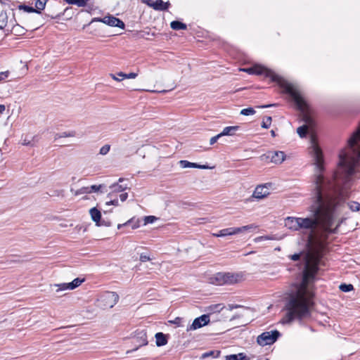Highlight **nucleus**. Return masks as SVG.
<instances>
[{"label":"nucleus","instance_id":"1","mask_svg":"<svg viewBox=\"0 0 360 360\" xmlns=\"http://www.w3.org/2000/svg\"><path fill=\"white\" fill-rule=\"evenodd\" d=\"M322 186L321 177L314 176V200L310 207L311 215L299 217L300 231L303 233L307 248L305 268L302 283L296 287L295 292L290 295L285 307L287 313L282 319L283 323H289L295 319L302 320L311 316L314 305V292L311 282L318 271V266L321 263V259L326 250V243L317 236V228L321 226L328 233H335L334 219L344 208L339 203L332 209L333 202L323 197Z\"/></svg>","mask_w":360,"mask_h":360},{"label":"nucleus","instance_id":"2","mask_svg":"<svg viewBox=\"0 0 360 360\" xmlns=\"http://www.w3.org/2000/svg\"><path fill=\"white\" fill-rule=\"evenodd\" d=\"M311 154L314 165V176H319L323 181V197L332 201L331 208L335 205L342 204L343 209L341 213L334 219L335 231L346 219L347 209L352 212L360 210V204L357 202H349L345 204V199L349 197L350 186L359 172L360 169V124L347 141V146L340 153V161L337 171L333 174V181L326 179L321 172L324 170V160L322 151L311 136Z\"/></svg>","mask_w":360,"mask_h":360},{"label":"nucleus","instance_id":"3","mask_svg":"<svg viewBox=\"0 0 360 360\" xmlns=\"http://www.w3.org/2000/svg\"><path fill=\"white\" fill-rule=\"evenodd\" d=\"M241 70L248 72L249 74L264 75L266 77H270L273 82H277L285 91L290 94L295 103H297L300 107L303 105V98L300 95L297 86L280 77L271 70L267 69L264 66L255 65L252 68L242 69Z\"/></svg>","mask_w":360,"mask_h":360},{"label":"nucleus","instance_id":"4","mask_svg":"<svg viewBox=\"0 0 360 360\" xmlns=\"http://www.w3.org/2000/svg\"><path fill=\"white\" fill-rule=\"evenodd\" d=\"M242 280L243 276L241 274L230 272H219L210 278L211 283L217 285H232Z\"/></svg>","mask_w":360,"mask_h":360},{"label":"nucleus","instance_id":"5","mask_svg":"<svg viewBox=\"0 0 360 360\" xmlns=\"http://www.w3.org/2000/svg\"><path fill=\"white\" fill-rule=\"evenodd\" d=\"M303 101V105L300 107L296 103L297 107L302 111V120L304 122V124L297 129V132L301 138L304 137L308 131L311 129L314 124L313 119L307 113V112L305 111L307 104L304 100Z\"/></svg>","mask_w":360,"mask_h":360},{"label":"nucleus","instance_id":"6","mask_svg":"<svg viewBox=\"0 0 360 360\" xmlns=\"http://www.w3.org/2000/svg\"><path fill=\"white\" fill-rule=\"evenodd\" d=\"M280 335V333L275 330L270 332H264L257 337V342L261 346H265L274 343Z\"/></svg>","mask_w":360,"mask_h":360},{"label":"nucleus","instance_id":"7","mask_svg":"<svg viewBox=\"0 0 360 360\" xmlns=\"http://www.w3.org/2000/svg\"><path fill=\"white\" fill-rule=\"evenodd\" d=\"M119 300V295L115 292H107L98 300L103 308H112Z\"/></svg>","mask_w":360,"mask_h":360},{"label":"nucleus","instance_id":"8","mask_svg":"<svg viewBox=\"0 0 360 360\" xmlns=\"http://www.w3.org/2000/svg\"><path fill=\"white\" fill-rule=\"evenodd\" d=\"M262 160H270L274 164H281L285 159V155L283 151H269L260 157Z\"/></svg>","mask_w":360,"mask_h":360},{"label":"nucleus","instance_id":"9","mask_svg":"<svg viewBox=\"0 0 360 360\" xmlns=\"http://www.w3.org/2000/svg\"><path fill=\"white\" fill-rule=\"evenodd\" d=\"M124 181V179L120 178L117 183L110 186L109 188L110 189V192L108 193L107 197L108 198H112L114 197L115 193H120L129 188L127 184H123Z\"/></svg>","mask_w":360,"mask_h":360},{"label":"nucleus","instance_id":"10","mask_svg":"<svg viewBox=\"0 0 360 360\" xmlns=\"http://www.w3.org/2000/svg\"><path fill=\"white\" fill-rule=\"evenodd\" d=\"M84 281V279H81L79 278H77L74 279L72 282L68 283H60V284H54L51 285V287H56L57 288L56 292H59L61 290H74L75 288L79 286Z\"/></svg>","mask_w":360,"mask_h":360},{"label":"nucleus","instance_id":"11","mask_svg":"<svg viewBox=\"0 0 360 360\" xmlns=\"http://www.w3.org/2000/svg\"><path fill=\"white\" fill-rule=\"evenodd\" d=\"M210 322V316L207 314H203L200 317H198L194 319L193 323L188 326L187 331L189 330H195L196 329L200 328L202 326L207 325Z\"/></svg>","mask_w":360,"mask_h":360},{"label":"nucleus","instance_id":"12","mask_svg":"<svg viewBox=\"0 0 360 360\" xmlns=\"http://www.w3.org/2000/svg\"><path fill=\"white\" fill-rule=\"evenodd\" d=\"M98 21L103 22V23L112 27H117L122 29L124 28V23L119 18L112 15L105 16L102 19H98Z\"/></svg>","mask_w":360,"mask_h":360},{"label":"nucleus","instance_id":"13","mask_svg":"<svg viewBox=\"0 0 360 360\" xmlns=\"http://www.w3.org/2000/svg\"><path fill=\"white\" fill-rule=\"evenodd\" d=\"M89 214L91 215V219L94 222H96V226H103V225H105L107 226H110V223H105V221L101 220V213L96 207H93V208L90 209Z\"/></svg>","mask_w":360,"mask_h":360},{"label":"nucleus","instance_id":"14","mask_svg":"<svg viewBox=\"0 0 360 360\" xmlns=\"http://www.w3.org/2000/svg\"><path fill=\"white\" fill-rule=\"evenodd\" d=\"M269 195V188L266 185H259L255 188L252 197L257 199H262Z\"/></svg>","mask_w":360,"mask_h":360},{"label":"nucleus","instance_id":"15","mask_svg":"<svg viewBox=\"0 0 360 360\" xmlns=\"http://www.w3.org/2000/svg\"><path fill=\"white\" fill-rule=\"evenodd\" d=\"M285 226L292 231H300L299 217H286L285 219Z\"/></svg>","mask_w":360,"mask_h":360},{"label":"nucleus","instance_id":"16","mask_svg":"<svg viewBox=\"0 0 360 360\" xmlns=\"http://www.w3.org/2000/svg\"><path fill=\"white\" fill-rule=\"evenodd\" d=\"M179 164L181 166V167H182V168H189V167H191V168H198V169H212V167H209L207 165H198L197 163L190 162H188L187 160H180L179 162Z\"/></svg>","mask_w":360,"mask_h":360},{"label":"nucleus","instance_id":"17","mask_svg":"<svg viewBox=\"0 0 360 360\" xmlns=\"http://www.w3.org/2000/svg\"><path fill=\"white\" fill-rule=\"evenodd\" d=\"M258 228V226L255 224H251L249 225L243 226L241 227H232L233 235L240 234L245 231H251Z\"/></svg>","mask_w":360,"mask_h":360},{"label":"nucleus","instance_id":"18","mask_svg":"<svg viewBox=\"0 0 360 360\" xmlns=\"http://www.w3.org/2000/svg\"><path fill=\"white\" fill-rule=\"evenodd\" d=\"M117 76H120L121 78H117L116 75L114 74H110V77L117 82H120L124 79H134L138 76V73L131 72L129 74H125L122 72H119L117 73Z\"/></svg>","mask_w":360,"mask_h":360},{"label":"nucleus","instance_id":"19","mask_svg":"<svg viewBox=\"0 0 360 360\" xmlns=\"http://www.w3.org/2000/svg\"><path fill=\"white\" fill-rule=\"evenodd\" d=\"M148 5L157 11H166L167 10L169 3L164 2L162 0H156Z\"/></svg>","mask_w":360,"mask_h":360},{"label":"nucleus","instance_id":"20","mask_svg":"<svg viewBox=\"0 0 360 360\" xmlns=\"http://www.w3.org/2000/svg\"><path fill=\"white\" fill-rule=\"evenodd\" d=\"M136 341L139 343V347L148 345L146 333L144 331L138 333L136 337Z\"/></svg>","mask_w":360,"mask_h":360},{"label":"nucleus","instance_id":"21","mask_svg":"<svg viewBox=\"0 0 360 360\" xmlns=\"http://www.w3.org/2000/svg\"><path fill=\"white\" fill-rule=\"evenodd\" d=\"M238 126H231L225 127L221 132V135L224 136H233L238 130Z\"/></svg>","mask_w":360,"mask_h":360},{"label":"nucleus","instance_id":"22","mask_svg":"<svg viewBox=\"0 0 360 360\" xmlns=\"http://www.w3.org/2000/svg\"><path fill=\"white\" fill-rule=\"evenodd\" d=\"M156 345L158 347L165 345L167 343L166 335L162 333H157L155 334Z\"/></svg>","mask_w":360,"mask_h":360},{"label":"nucleus","instance_id":"23","mask_svg":"<svg viewBox=\"0 0 360 360\" xmlns=\"http://www.w3.org/2000/svg\"><path fill=\"white\" fill-rule=\"evenodd\" d=\"M212 235L215 237H224V236H233V229H232V227L224 229L219 231V233H213Z\"/></svg>","mask_w":360,"mask_h":360},{"label":"nucleus","instance_id":"24","mask_svg":"<svg viewBox=\"0 0 360 360\" xmlns=\"http://www.w3.org/2000/svg\"><path fill=\"white\" fill-rule=\"evenodd\" d=\"M170 27L172 29L174 30H186L187 27L186 24L178 20L172 21L170 23Z\"/></svg>","mask_w":360,"mask_h":360},{"label":"nucleus","instance_id":"25","mask_svg":"<svg viewBox=\"0 0 360 360\" xmlns=\"http://www.w3.org/2000/svg\"><path fill=\"white\" fill-rule=\"evenodd\" d=\"M226 360H249L243 353H239L238 354H231L226 356Z\"/></svg>","mask_w":360,"mask_h":360},{"label":"nucleus","instance_id":"26","mask_svg":"<svg viewBox=\"0 0 360 360\" xmlns=\"http://www.w3.org/2000/svg\"><path fill=\"white\" fill-rule=\"evenodd\" d=\"M48 0H37L35 2V10L37 13H41V11L45 8L46 4Z\"/></svg>","mask_w":360,"mask_h":360},{"label":"nucleus","instance_id":"27","mask_svg":"<svg viewBox=\"0 0 360 360\" xmlns=\"http://www.w3.org/2000/svg\"><path fill=\"white\" fill-rule=\"evenodd\" d=\"M76 133L74 131H64L60 134H56L55 135V140L60 138H65V137H74L75 136Z\"/></svg>","mask_w":360,"mask_h":360},{"label":"nucleus","instance_id":"28","mask_svg":"<svg viewBox=\"0 0 360 360\" xmlns=\"http://www.w3.org/2000/svg\"><path fill=\"white\" fill-rule=\"evenodd\" d=\"M69 4L77 5L79 7H84L86 5L87 0H65Z\"/></svg>","mask_w":360,"mask_h":360},{"label":"nucleus","instance_id":"29","mask_svg":"<svg viewBox=\"0 0 360 360\" xmlns=\"http://www.w3.org/2000/svg\"><path fill=\"white\" fill-rule=\"evenodd\" d=\"M271 123V117L267 116L263 119L262 122V127L264 129H268Z\"/></svg>","mask_w":360,"mask_h":360},{"label":"nucleus","instance_id":"30","mask_svg":"<svg viewBox=\"0 0 360 360\" xmlns=\"http://www.w3.org/2000/svg\"><path fill=\"white\" fill-rule=\"evenodd\" d=\"M85 193H90L89 187H88V186L82 187V188L74 191V194L75 195H79L85 194Z\"/></svg>","mask_w":360,"mask_h":360},{"label":"nucleus","instance_id":"31","mask_svg":"<svg viewBox=\"0 0 360 360\" xmlns=\"http://www.w3.org/2000/svg\"><path fill=\"white\" fill-rule=\"evenodd\" d=\"M18 8L20 10H23L27 13H37V11L34 8L26 5H20Z\"/></svg>","mask_w":360,"mask_h":360},{"label":"nucleus","instance_id":"32","mask_svg":"<svg viewBox=\"0 0 360 360\" xmlns=\"http://www.w3.org/2000/svg\"><path fill=\"white\" fill-rule=\"evenodd\" d=\"M7 25V16L6 14L0 15V29H4Z\"/></svg>","mask_w":360,"mask_h":360},{"label":"nucleus","instance_id":"33","mask_svg":"<svg viewBox=\"0 0 360 360\" xmlns=\"http://www.w3.org/2000/svg\"><path fill=\"white\" fill-rule=\"evenodd\" d=\"M110 150V145L105 144L100 148L99 154L101 155H105L108 153Z\"/></svg>","mask_w":360,"mask_h":360},{"label":"nucleus","instance_id":"34","mask_svg":"<svg viewBox=\"0 0 360 360\" xmlns=\"http://www.w3.org/2000/svg\"><path fill=\"white\" fill-rule=\"evenodd\" d=\"M277 237H276L275 236H259V237H257L255 239V240L256 242H259V241H262V240H277Z\"/></svg>","mask_w":360,"mask_h":360},{"label":"nucleus","instance_id":"35","mask_svg":"<svg viewBox=\"0 0 360 360\" xmlns=\"http://www.w3.org/2000/svg\"><path fill=\"white\" fill-rule=\"evenodd\" d=\"M339 288L342 292H349L354 288L352 284L345 283L341 284Z\"/></svg>","mask_w":360,"mask_h":360},{"label":"nucleus","instance_id":"36","mask_svg":"<svg viewBox=\"0 0 360 360\" xmlns=\"http://www.w3.org/2000/svg\"><path fill=\"white\" fill-rule=\"evenodd\" d=\"M255 113V110L252 108H245L240 111L241 115H246V116L250 115H254Z\"/></svg>","mask_w":360,"mask_h":360},{"label":"nucleus","instance_id":"37","mask_svg":"<svg viewBox=\"0 0 360 360\" xmlns=\"http://www.w3.org/2000/svg\"><path fill=\"white\" fill-rule=\"evenodd\" d=\"M156 220V217L154 216H147L144 218V224H152Z\"/></svg>","mask_w":360,"mask_h":360},{"label":"nucleus","instance_id":"38","mask_svg":"<svg viewBox=\"0 0 360 360\" xmlns=\"http://www.w3.org/2000/svg\"><path fill=\"white\" fill-rule=\"evenodd\" d=\"M112 205L115 206H118L119 205L118 200L117 198H114V199H112V198H110V200L107 201L105 202V205Z\"/></svg>","mask_w":360,"mask_h":360},{"label":"nucleus","instance_id":"39","mask_svg":"<svg viewBox=\"0 0 360 360\" xmlns=\"http://www.w3.org/2000/svg\"><path fill=\"white\" fill-rule=\"evenodd\" d=\"M221 136H222V135H221V133H220V134H217V136H214L212 137V138L210 139V145H213V144H214V143H215L217 141V140H218L220 137H221Z\"/></svg>","mask_w":360,"mask_h":360},{"label":"nucleus","instance_id":"40","mask_svg":"<svg viewBox=\"0 0 360 360\" xmlns=\"http://www.w3.org/2000/svg\"><path fill=\"white\" fill-rule=\"evenodd\" d=\"M101 187H102V185H98V186L93 185V186H90L89 187L90 193H91L92 192L98 191Z\"/></svg>","mask_w":360,"mask_h":360},{"label":"nucleus","instance_id":"41","mask_svg":"<svg viewBox=\"0 0 360 360\" xmlns=\"http://www.w3.org/2000/svg\"><path fill=\"white\" fill-rule=\"evenodd\" d=\"M150 259H151L150 257L147 255L141 254V255H140V261L142 262H145L149 261Z\"/></svg>","mask_w":360,"mask_h":360},{"label":"nucleus","instance_id":"42","mask_svg":"<svg viewBox=\"0 0 360 360\" xmlns=\"http://www.w3.org/2000/svg\"><path fill=\"white\" fill-rule=\"evenodd\" d=\"M214 354V351H210L208 352H205L204 354H202V356H201V359H205L207 357H209V356H213Z\"/></svg>","mask_w":360,"mask_h":360},{"label":"nucleus","instance_id":"43","mask_svg":"<svg viewBox=\"0 0 360 360\" xmlns=\"http://www.w3.org/2000/svg\"><path fill=\"white\" fill-rule=\"evenodd\" d=\"M181 319L179 318V317H176L174 320L173 321H169L170 323H173V324H176L177 326H180V323H181Z\"/></svg>","mask_w":360,"mask_h":360},{"label":"nucleus","instance_id":"44","mask_svg":"<svg viewBox=\"0 0 360 360\" xmlns=\"http://www.w3.org/2000/svg\"><path fill=\"white\" fill-rule=\"evenodd\" d=\"M8 75V72H0V81L4 80L6 78H7Z\"/></svg>","mask_w":360,"mask_h":360},{"label":"nucleus","instance_id":"45","mask_svg":"<svg viewBox=\"0 0 360 360\" xmlns=\"http://www.w3.org/2000/svg\"><path fill=\"white\" fill-rule=\"evenodd\" d=\"M128 197L127 193H123L120 195V199L122 202H124Z\"/></svg>","mask_w":360,"mask_h":360},{"label":"nucleus","instance_id":"46","mask_svg":"<svg viewBox=\"0 0 360 360\" xmlns=\"http://www.w3.org/2000/svg\"><path fill=\"white\" fill-rule=\"evenodd\" d=\"M131 222H132V219H130V220L127 221V222H125L124 224H118L117 225V229H121V227L124 226H127L128 224H131Z\"/></svg>","mask_w":360,"mask_h":360},{"label":"nucleus","instance_id":"47","mask_svg":"<svg viewBox=\"0 0 360 360\" xmlns=\"http://www.w3.org/2000/svg\"><path fill=\"white\" fill-rule=\"evenodd\" d=\"M239 307H242V306L238 305V304H229L228 305V308L229 310H232L233 309H236V308H239Z\"/></svg>","mask_w":360,"mask_h":360},{"label":"nucleus","instance_id":"48","mask_svg":"<svg viewBox=\"0 0 360 360\" xmlns=\"http://www.w3.org/2000/svg\"><path fill=\"white\" fill-rule=\"evenodd\" d=\"M300 254H295L291 256V259L294 261H297L300 259Z\"/></svg>","mask_w":360,"mask_h":360},{"label":"nucleus","instance_id":"49","mask_svg":"<svg viewBox=\"0 0 360 360\" xmlns=\"http://www.w3.org/2000/svg\"><path fill=\"white\" fill-rule=\"evenodd\" d=\"M63 193V191H55L54 193L51 195H57L59 196Z\"/></svg>","mask_w":360,"mask_h":360},{"label":"nucleus","instance_id":"50","mask_svg":"<svg viewBox=\"0 0 360 360\" xmlns=\"http://www.w3.org/2000/svg\"><path fill=\"white\" fill-rule=\"evenodd\" d=\"M6 107L4 105L0 104V113H3L5 110Z\"/></svg>","mask_w":360,"mask_h":360},{"label":"nucleus","instance_id":"51","mask_svg":"<svg viewBox=\"0 0 360 360\" xmlns=\"http://www.w3.org/2000/svg\"><path fill=\"white\" fill-rule=\"evenodd\" d=\"M215 308L217 309V310L220 311L223 309V307H221V304H217L215 306Z\"/></svg>","mask_w":360,"mask_h":360},{"label":"nucleus","instance_id":"52","mask_svg":"<svg viewBox=\"0 0 360 360\" xmlns=\"http://www.w3.org/2000/svg\"><path fill=\"white\" fill-rule=\"evenodd\" d=\"M273 105H274L270 104V105H266L258 106V108H269V107H271V106H273Z\"/></svg>","mask_w":360,"mask_h":360},{"label":"nucleus","instance_id":"53","mask_svg":"<svg viewBox=\"0 0 360 360\" xmlns=\"http://www.w3.org/2000/svg\"><path fill=\"white\" fill-rule=\"evenodd\" d=\"M271 135L273 137L276 136V133H275L274 130H271Z\"/></svg>","mask_w":360,"mask_h":360},{"label":"nucleus","instance_id":"54","mask_svg":"<svg viewBox=\"0 0 360 360\" xmlns=\"http://www.w3.org/2000/svg\"><path fill=\"white\" fill-rule=\"evenodd\" d=\"M139 224H138V223H136V224H134V225L132 226V229H136V228H138V227H139Z\"/></svg>","mask_w":360,"mask_h":360},{"label":"nucleus","instance_id":"55","mask_svg":"<svg viewBox=\"0 0 360 360\" xmlns=\"http://www.w3.org/2000/svg\"><path fill=\"white\" fill-rule=\"evenodd\" d=\"M138 348H139V347H137L134 348V349H132V350H131V351H127V353H130L131 352L136 351V350H137V349H138Z\"/></svg>","mask_w":360,"mask_h":360},{"label":"nucleus","instance_id":"56","mask_svg":"<svg viewBox=\"0 0 360 360\" xmlns=\"http://www.w3.org/2000/svg\"><path fill=\"white\" fill-rule=\"evenodd\" d=\"M216 353H217V354H216V356H214V357L217 358V357H218L219 356L220 352L219 351H217Z\"/></svg>","mask_w":360,"mask_h":360},{"label":"nucleus","instance_id":"57","mask_svg":"<svg viewBox=\"0 0 360 360\" xmlns=\"http://www.w3.org/2000/svg\"><path fill=\"white\" fill-rule=\"evenodd\" d=\"M115 75H116L117 78H120V77L121 78V77L120 76H117V74H115Z\"/></svg>","mask_w":360,"mask_h":360},{"label":"nucleus","instance_id":"58","mask_svg":"<svg viewBox=\"0 0 360 360\" xmlns=\"http://www.w3.org/2000/svg\"><path fill=\"white\" fill-rule=\"evenodd\" d=\"M266 360H269V359H266Z\"/></svg>","mask_w":360,"mask_h":360}]
</instances>
